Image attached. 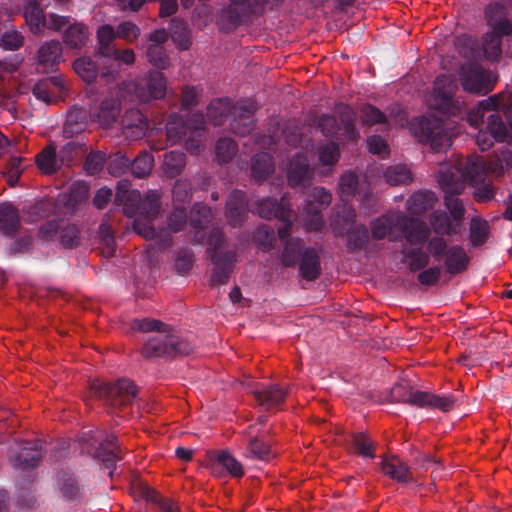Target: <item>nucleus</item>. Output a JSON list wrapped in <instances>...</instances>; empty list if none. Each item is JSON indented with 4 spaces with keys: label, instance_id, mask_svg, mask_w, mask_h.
<instances>
[{
    "label": "nucleus",
    "instance_id": "nucleus-1",
    "mask_svg": "<svg viewBox=\"0 0 512 512\" xmlns=\"http://www.w3.org/2000/svg\"><path fill=\"white\" fill-rule=\"evenodd\" d=\"M131 329L143 333L157 332L156 335L147 339L141 348V355L146 359H174L190 355L194 351V346L187 338L171 333L169 325L160 320L135 319L131 322Z\"/></svg>",
    "mask_w": 512,
    "mask_h": 512
},
{
    "label": "nucleus",
    "instance_id": "nucleus-2",
    "mask_svg": "<svg viewBox=\"0 0 512 512\" xmlns=\"http://www.w3.org/2000/svg\"><path fill=\"white\" fill-rule=\"evenodd\" d=\"M456 89L454 81L446 76L440 75L434 82V102L435 108L445 116L463 117L467 115L471 126L478 128L484 124L486 114H500L499 108L502 105L498 96L493 95L479 102L471 111H467L462 104L453 98Z\"/></svg>",
    "mask_w": 512,
    "mask_h": 512
},
{
    "label": "nucleus",
    "instance_id": "nucleus-3",
    "mask_svg": "<svg viewBox=\"0 0 512 512\" xmlns=\"http://www.w3.org/2000/svg\"><path fill=\"white\" fill-rule=\"evenodd\" d=\"M32 222L29 213H20L12 204L0 205V233L13 241L8 246L10 255L24 254L32 246L31 229L25 227Z\"/></svg>",
    "mask_w": 512,
    "mask_h": 512
},
{
    "label": "nucleus",
    "instance_id": "nucleus-4",
    "mask_svg": "<svg viewBox=\"0 0 512 512\" xmlns=\"http://www.w3.org/2000/svg\"><path fill=\"white\" fill-rule=\"evenodd\" d=\"M161 191L157 189L148 190L144 197L138 190H131L127 180L118 182L115 203L123 205V211L128 217L139 215L148 220L156 218L161 210Z\"/></svg>",
    "mask_w": 512,
    "mask_h": 512
},
{
    "label": "nucleus",
    "instance_id": "nucleus-5",
    "mask_svg": "<svg viewBox=\"0 0 512 512\" xmlns=\"http://www.w3.org/2000/svg\"><path fill=\"white\" fill-rule=\"evenodd\" d=\"M8 458L16 470L17 504L30 507L32 503V446L28 441L15 442L8 450Z\"/></svg>",
    "mask_w": 512,
    "mask_h": 512
},
{
    "label": "nucleus",
    "instance_id": "nucleus-6",
    "mask_svg": "<svg viewBox=\"0 0 512 512\" xmlns=\"http://www.w3.org/2000/svg\"><path fill=\"white\" fill-rule=\"evenodd\" d=\"M90 390L96 398L105 403L111 413L115 414L128 409L137 396L135 384L126 378L118 379L114 383L94 380Z\"/></svg>",
    "mask_w": 512,
    "mask_h": 512
},
{
    "label": "nucleus",
    "instance_id": "nucleus-7",
    "mask_svg": "<svg viewBox=\"0 0 512 512\" xmlns=\"http://www.w3.org/2000/svg\"><path fill=\"white\" fill-rule=\"evenodd\" d=\"M81 440L82 449L100 461L109 470L108 475L112 477L116 463L122 460L125 452L119 445L117 436L97 430L83 433Z\"/></svg>",
    "mask_w": 512,
    "mask_h": 512
},
{
    "label": "nucleus",
    "instance_id": "nucleus-8",
    "mask_svg": "<svg viewBox=\"0 0 512 512\" xmlns=\"http://www.w3.org/2000/svg\"><path fill=\"white\" fill-rule=\"evenodd\" d=\"M419 142L430 145L435 152H442L452 144L451 136L437 118L422 117L413 126Z\"/></svg>",
    "mask_w": 512,
    "mask_h": 512
},
{
    "label": "nucleus",
    "instance_id": "nucleus-9",
    "mask_svg": "<svg viewBox=\"0 0 512 512\" xmlns=\"http://www.w3.org/2000/svg\"><path fill=\"white\" fill-rule=\"evenodd\" d=\"M256 213L268 220L278 219L282 225L278 228V236L284 239L291 233L293 225L294 212L290 208V204L285 195L278 201L272 197H266L257 202Z\"/></svg>",
    "mask_w": 512,
    "mask_h": 512
},
{
    "label": "nucleus",
    "instance_id": "nucleus-10",
    "mask_svg": "<svg viewBox=\"0 0 512 512\" xmlns=\"http://www.w3.org/2000/svg\"><path fill=\"white\" fill-rule=\"evenodd\" d=\"M68 3L69 0H34V35L44 28L59 31L68 24V17L44 11L48 6L63 9Z\"/></svg>",
    "mask_w": 512,
    "mask_h": 512
},
{
    "label": "nucleus",
    "instance_id": "nucleus-11",
    "mask_svg": "<svg viewBox=\"0 0 512 512\" xmlns=\"http://www.w3.org/2000/svg\"><path fill=\"white\" fill-rule=\"evenodd\" d=\"M331 194L323 187H314L305 199L306 224L311 231H320L324 226L322 209L331 203Z\"/></svg>",
    "mask_w": 512,
    "mask_h": 512
},
{
    "label": "nucleus",
    "instance_id": "nucleus-12",
    "mask_svg": "<svg viewBox=\"0 0 512 512\" xmlns=\"http://www.w3.org/2000/svg\"><path fill=\"white\" fill-rule=\"evenodd\" d=\"M484 124L485 127L480 128L476 136V143L481 151H487L495 142H504L508 138L509 129L501 115H487Z\"/></svg>",
    "mask_w": 512,
    "mask_h": 512
},
{
    "label": "nucleus",
    "instance_id": "nucleus-13",
    "mask_svg": "<svg viewBox=\"0 0 512 512\" xmlns=\"http://www.w3.org/2000/svg\"><path fill=\"white\" fill-rule=\"evenodd\" d=\"M257 105L251 100L237 101L231 110L230 129L239 136L249 135L255 127Z\"/></svg>",
    "mask_w": 512,
    "mask_h": 512
},
{
    "label": "nucleus",
    "instance_id": "nucleus-14",
    "mask_svg": "<svg viewBox=\"0 0 512 512\" xmlns=\"http://www.w3.org/2000/svg\"><path fill=\"white\" fill-rule=\"evenodd\" d=\"M167 81L162 72L149 71L135 85V93L141 102H149L152 99H161L166 95Z\"/></svg>",
    "mask_w": 512,
    "mask_h": 512
},
{
    "label": "nucleus",
    "instance_id": "nucleus-15",
    "mask_svg": "<svg viewBox=\"0 0 512 512\" xmlns=\"http://www.w3.org/2000/svg\"><path fill=\"white\" fill-rule=\"evenodd\" d=\"M396 228L403 233L408 247L426 243L431 234L430 228L423 221L403 214L397 215Z\"/></svg>",
    "mask_w": 512,
    "mask_h": 512
},
{
    "label": "nucleus",
    "instance_id": "nucleus-16",
    "mask_svg": "<svg viewBox=\"0 0 512 512\" xmlns=\"http://www.w3.org/2000/svg\"><path fill=\"white\" fill-rule=\"evenodd\" d=\"M334 234L337 237H347L346 248L348 252L368 251L371 238L369 229L365 224L359 223L347 228L337 221L334 224Z\"/></svg>",
    "mask_w": 512,
    "mask_h": 512
},
{
    "label": "nucleus",
    "instance_id": "nucleus-17",
    "mask_svg": "<svg viewBox=\"0 0 512 512\" xmlns=\"http://www.w3.org/2000/svg\"><path fill=\"white\" fill-rule=\"evenodd\" d=\"M252 13L250 3L224 5L217 15V25L223 32L229 33L239 27L244 19Z\"/></svg>",
    "mask_w": 512,
    "mask_h": 512
},
{
    "label": "nucleus",
    "instance_id": "nucleus-18",
    "mask_svg": "<svg viewBox=\"0 0 512 512\" xmlns=\"http://www.w3.org/2000/svg\"><path fill=\"white\" fill-rule=\"evenodd\" d=\"M55 486L60 497L66 502H79L84 497L83 485L68 469H62L56 474Z\"/></svg>",
    "mask_w": 512,
    "mask_h": 512
},
{
    "label": "nucleus",
    "instance_id": "nucleus-19",
    "mask_svg": "<svg viewBox=\"0 0 512 512\" xmlns=\"http://www.w3.org/2000/svg\"><path fill=\"white\" fill-rule=\"evenodd\" d=\"M214 265L210 276L212 286L224 285L228 282L236 261V253L232 250L216 251L211 254Z\"/></svg>",
    "mask_w": 512,
    "mask_h": 512
},
{
    "label": "nucleus",
    "instance_id": "nucleus-20",
    "mask_svg": "<svg viewBox=\"0 0 512 512\" xmlns=\"http://www.w3.org/2000/svg\"><path fill=\"white\" fill-rule=\"evenodd\" d=\"M248 211L246 194L240 190L232 191L226 201L225 215L228 223L233 227L241 226L247 218Z\"/></svg>",
    "mask_w": 512,
    "mask_h": 512
},
{
    "label": "nucleus",
    "instance_id": "nucleus-21",
    "mask_svg": "<svg viewBox=\"0 0 512 512\" xmlns=\"http://www.w3.org/2000/svg\"><path fill=\"white\" fill-rule=\"evenodd\" d=\"M258 405L270 410L281 405L288 394L287 389L278 384L261 385L252 390Z\"/></svg>",
    "mask_w": 512,
    "mask_h": 512
},
{
    "label": "nucleus",
    "instance_id": "nucleus-22",
    "mask_svg": "<svg viewBox=\"0 0 512 512\" xmlns=\"http://www.w3.org/2000/svg\"><path fill=\"white\" fill-rule=\"evenodd\" d=\"M121 126L126 138L137 140L145 135L148 122L140 110L130 109L123 115Z\"/></svg>",
    "mask_w": 512,
    "mask_h": 512
},
{
    "label": "nucleus",
    "instance_id": "nucleus-23",
    "mask_svg": "<svg viewBox=\"0 0 512 512\" xmlns=\"http://www.w3.org/2000/svg\"><path fill=\"white\" fill-rule=\"evenodd\" d=\"M336 117L339 120L340 134L349 141H357L360 133L355 126L356 113L349 105L339 103L335 107Z\"/></svg>",
    "mask_w": 512,
    "mask_h": 512
},
{
    "label": "nucleus",
    "instance_id": "nucleus-24",
    "mask_svg": "<svg viewBox=\"0 0 512 512\" xmlns=\"http://www.w3.org/2000/svg\"><path fill=\"white\" fill-rule=\"evenodd\" d=\"M509 13L507 7L499 2L490 3L485 8V18L492 30L508 35L510 32Z\"/></svg>",
    "mask_w": 512,
    "mask_h": 512
},
{
    "label": "nucleus",
    "instance_id": "nucleus-25",
    "mask_svg": "<svg viewBox=\"0 0 512 512\" xmlns=\"http://www.w3.org/2000/svg\"><path fill=\"white\" fill-rule=\"evenodd\" d=\"M380 467L382 472L391 479L399 483H409L413 481V475L410 468L396 456L390 458L382 456Z\"/></svg>",
    "mask_w": 512,
    "mask_h": 512
},
{
    "label": "nucleus",
    "instance_id": "nucleus-26",
    "mask_svg": "<svg viewBox=\"0 0 512 512\" xmlns=\"http://www.w3.org/2000/svg\"><path fill=\"white\" fill-rule=\"evenodd\" d=\"M309 164L302 154H296L290 161L287 178L291 187L306 188L309 184Z\"/></svg>",
    "mask_w": 512,
    "mask_h": 512
},
{
    "label": "nucleus",
    "instance_id": "nucleus-27",
    "mask_svg": "<svg viewBox=\"0 0 512 512\" xmlns=\"http://www.w3.org/2000/svg\"><path fill=\"white\" fill-rule=\"evenodd\" d=\"M62 57V46L58 40H50L42 44L38 50V66L44 71H54Z\"/></svg>",
    "mask_w": 512,
    "mask_h": 512
},
{
    "label": "nucleus",
    "instance_id": "nucleus-28",
    "mask_svg": "<svg viewBox=\"0 0 512 512\" xmlns=\"http://www.w3.org/2000/svg\"><path fill=\"white\" fill-rule=\"evenodd\" d=\"M297 264H299V274L307 281H314L321 275L320 256L312 247L306 248Z\"/></svg>",
    "mask_w": 512,
    "mask_h": 512
},
{
    "label": "nucleus",
    "instance_id": "nucleus-29",
    "mask_svg": "<svg viewBox=\"0 0 512 512\" xmlns=\"http://www.w3.org/2000/svg\"><path fill=\"white\" fill-rule=\"evenodd\" d=\"M461 83L464 90L471 93L486 94L490 90L485 86L483 69L476 65H471L462 70Z\"/></svg>",
    "mask_w": 512,
    "mask_h": 512
},
{
    "label": "nucleus",
    "instance_id": "nucleus-30",
    "mask_svg": "<svg viewBox=\"0 0 512 512\" xmlns=\"http://www.w3.org/2000/svg\"><path fill=\"white\" fill-rule=\"evenodd\" d=\"M397 215H382L370 222V238L374 240H383L389 237L390 241H396L397 237L393 235V229L396 228Z\"/></svg>",
    "mask_w": 512,
    "mask_h": 512
},
{
    "label": "nucleus",
    "instance_id": "nucleus-31",
    "mask_svg": "<svg viewBox=\"0 0 512 512\" xmlns=\"http://www.w3.org/2000/svg\"><path fill=\"white\" fill-rule=\"evenodd\" d=\"M289 236L290 234L284 239H280L284 242L283 251L281 253V262L285 267L295 266L307 248L304 246V242L301 238Z\"/></svg>",
    "mask_w": 512,
    "mask_h": 512
},
{
    "label": "nucleus",
    "instance_id": "nucleus-32",
    "mask_svg": "<svg viewBox=\"0 0 512 512\" xmlns=\"http://www.w3.org/2000/svg\"><path fill=\"white\" fill-rule=\"evenodd\" d=\"M437 202L434 192L424 190L413 193L407 201V209L412 215L420 216L432 209Z\"/></svg>",
    "mask_w": 512,
    "mask_h": 512
},
{
    "label": "nucleus",
    "instance_id": "nucleus-33",
    "mask_svg": "<svg viewBox=\"0 0 512 512\" xmlns=\"http://www.w3.org/2000/svg\"><path fill=\"white\" fill-rule=\"evenodd\" d=\"M470 258L464 248L459 245L451 246L445 255V268L449 274L455 275L465 271Z\"/></svg>",
    "mask_w": 512,
    "mask_h": 512
},
{
    "label": "nucleus",
    "instance_id": "nucleus-34",
    "mask_svg": "<svg viewBox=\"0 0 512 512\" xmlns=\"http://www.w3.org/2000/svg\"><path fill=\"white\" fill-rule=\"evenodd\" d=\"M63 89V83L59 76H49L37 81L34 84V96L45 102L50 103L52 97L56 92H60Z\"/></svg>",
    "mask_w": 512,
    "mask_h": 512
},
{
    "label": "nucleus",
    "instance_id": "nucleus-35",
    "mask_svg": "<svg viewBox=\"0 0 512 512\" xmlns=\"http://www.w3.org/2000/svg\"><path fill=\"white\" fill-rule=\"evenodd\" d=\"M401 254L411 272L421 271L430 263L429 254L424 251L422 247H408L403 245Z\"/></svg>",
    "mask_w": 512,
    "mask_h": 512
},
{
    "label": "nucleus",
    "instance_id": "nucleus-36",
    "mask_svg": "<svg viewBox=\"0 0 512 512\" xmlns=\"http://www.w3.org/2000/svg\"><path fill=\"white\" fill-rule=\"evenodd\" d=\"M455 403L456 397L452 394L440 396L422 391L419 408L438 409L442 412H449L453 410Z\"/></svg>",
    "mask_w": 512,
    "mask_h": 512
},
{
    "label": "nucleus",
    "instance_id": "nucleus-37",
    "mask_svg": "<svg viewBox=\"0 0 512 512\" xmlns=\"http://www.w3.org/2000/svg\"><path fill=\"white\" fill-rule=\"evenodd\" d=\"M89 40V29L85 24L74 23L63 33V42L71 49H81Z\"/></svg>",
    "mask_w": 512,
    "mask_h": 512
},
{
    "label": "nucleus",
    "instance_id": "nucleus-38",
    "mask_svg": "<svg viewBox=\"0 0 512 512\" xmlns=\"http://www.w3.org/2000/svg\"><path fill=\"white\" fill-rule=\"evenodd\" d=\"M444 204L455 222H461L464 218L465 209L462 201L457 197L460 193L458 187L444 184Z\"/></svg>",
    "mask_w": 512,
    "mask_h": 512
},
{
    "label": "nucleus",
    "instance_id": "nucleus-39",
    "mask_svg": "<svg viewBox=\"0 0 512 512\" xmlns=\"http://www.w3.org/2000/svg\"><path fill=\"white\" fill-rule=\"evenodd\" d=\"M422 391L413 390L405 384H396L391 388L390 401L395 403H406L419 408Z\"/></svg>",
    "mask_w": 512,
    "mask_h": 512
},
{
    "label": "nucleus",
    "instance_id": "nucleus-40",
    "mask_svg": "<svg viewBox=\"0 0 512 512\" xmlns=\"http://www.w3.org/2000/svg\"><path fill=\"white\" fill-rule=\"evenodd\" d=\"M251 171L256 181L265 180L274 171L272 157L266 152L255 154L251 159Z\"/></svg>",
    "mask_w": 512,
    "mask_h": 512
},
{
    "label": "nucleus",
    "instance_id": "nucleus-41",
    "mask_svg": "<svg viewBox=\"0 0 512 512\" xmlns=\"http://www.w3.org/2000/svg\"><path fill=\"white\" fill-rule=\"evenodd\" d=\"M429 223L437 235L452 236L458 233L459 224L453 225L445 211H434L429 217Z\"/></svg>",
    "mask_w": 512,
    "mask_h": 512
},
{
    "label": "nucleus",
    "instance_id": "nucleus-42",
    "mask_svg": "<svg viewBox=\"0 0 512 512\" xmlns=\"http://www.w3.org/2000/svg\"><path fill=\"white\" fill-rule=\"evenodd\" d=\"M212 212L209 207L203 204H195L190 212L189 223L191 227L198 230L195 237L198 240H203L204 236L201 235L199 237V232L205 229L208 224L211 222Z\"/></svg>",
    "mask_w": 512,
    "mask_h": 512
},
{
    "label": "nucleus",
    "instance_id": "nucleus-43",
    "mask_svg": "<svg viewBox=\"0 0 512 512\" xmlns=\"http://www.w3.org/2000/svg\"><path fill=\"white\" fill-rule=\"evenodd\" d=\"M232 106L227 99H214L207 107V117L213 125L219 126L224 123L228 116L231 117Z\"/></svg>",
    "mask_w": 512,
    "mask_h": 512
},
{
    "label": "nucleus",
    "instance_id": "nucleus-44",
    "mask_svg": "<svg viewBox=\"0 0 512 512\" xmlns=\"http://www.w3.org/2000/svg\"><path fill=\"white\" fill-rule=\"evenodd\" d=\"M186 166V155L180 151H170L164 155L163 171L168 178L179 176Z\"/></svg>",
    "mask_w": 512,
    "mask_h": 512
},
{
    "label": "nucleus",
    "instance_id": "nucleus-45",
    "mask_svg": "<svg viewBox=\"0 0 512 512\" xmlns=\"http://www.w3.org/2000/svg\"><path fill=\"white\" fill-rule=\"evenodd\" d=\"M498 31L487 32L483 37V52L485 58L491 61H497L502 55V37Z\"/></svg>",
    "mask_w": 512,
    "mask_h": 512
},
{
    "label": "nucleus",
    "instance_id": "nucleus-46",
    "mask_svg": "<svg viewBox=\"0 0 512 512\" xmlns=\"http://www.w3.org/2000/svg\"><path fill=\"white\" fill-rule=\"evenodd\" d=\"M169 31L172 40L183 50L189 49L191 45L190 31L186 21L180 18H173L169 24Z\"/></svg>",
    "mask_w": 512,
    "mask_h": 512
},
{
    "label": "nucleus",
    "instance_id": "nucleus-47",
    "mask_svg": "<svg viewBox=\"0 0 512 512\" xmlns=\"http://www.w3.org/2000/svg\"><path fill=\"white\" fill-rule=\"evenodd\" d=\"M117 38L116 30L109 24L102 25L97 30L98 50L97 54L102 57H110L113 53L111 44Z\"/></svg>",
    "mask_w": 512,
    "mask_h": 512
},
{
    "label": "nucleus",
    "instance_id": "nucleus-48",
    "mask_svg": "<svg viewBox=\"0 0 512 512\" xmlns=\"http://www.w3.org/2000/svg\"><path fill=\"white\" fill-rule=\"evenodd\" d=\"M351 444L354 452L363 457L373 459L375 458V443L364 432H357L351 435Z\"/></svg>",
    "mask_w": 512,
    "mask_h": 512
},
{
    "label": "nucleus",
    "instance_id": "nucleus-49",
    "mask_svg": "<svg viewBox=\"0 0 512 512\" xmlns=\"http://www.w3.org/2000/svg\"><path fill=\"white\" fill-rule=\"evenodd\" d=\"M211 460L224 467L233 477H242L244 474L241 463L226 450L213 452Z\"/></svg>",
    "mask_w": 512,
    "mask_h": 512
},
{
    "label": "nucleus",
    "instance_id": "nucleus-50",
    "mask_svg": "<svg viewBox=\"0 0 512 512\" xmlns=\"http://www.w3.org/2000/svg\"><path fill=\"white\" fill-rule=\"evenodd\" d=\"M166 135L171 144L182 142L188 135L185 121L179 115H170L166 124Z\"/></svg>",
    "mask_w": 512,
    "mask_h": 512
},
{
    "label": "nucleus",
    "instance_id": "nucleus-51",
    "mask_svg": "<svg viewBox=\"0 0 512 512\" xmlns=\"http://www.w3.org/2000/svg\"><path fill=\"white\" fill-rule=\"evenodd\" d=\"M59 245L64 249H74L80 243V230L75 224L62 220L58 237Z\"/></svg>",
    "mask_w": 512,
    "mask_h": 512
},
{
    "label": "nucleus",
    "instance_id": "nucleus-52",
    "mask_svg": "<svg viewBox=\"0 0 512 512\" xmlns=\"http://www.w3.org/2000/svg\"><path fill=\"white\" fill-rule=\"evenodd\" d=\"M73 68L77 75L87 83L93 82L99 73L98 65L89 57L76 59Z\"/></svg>",
    "mask_w": 512,
    "mask_h": 512
},
{
    "label": "nucleus",
    "instance_id": "nucleus-53",
    "mask_svg": "<svg viewBox=\"0 0 512 512\" xmlns=\"http://www.w3.org/2000/svg\"><path fill=\"white\" fill-rule=\"evenodd\" d=\"M142 497L159 507L162 512H180L179 507L170 498L163 497L156 490L145 487L142 490Z\"/></svg>",
    "mask_w": 512,
    "mask_h": 512
},
{
    "label": "nucleus",
    "instance_id": "nucleus-54",
    "mask_svg": "<svg viewBox=\"0 0 512 512\" xmlns=\"http://www.w3.org/2000/svg\"><path fill=\"white\" fill-rule=\"evenodd\" d=\"M120 114V103L117 99L106 98L100 104L99 120L105 126L113 124Z\"/></svg>",
    "mask_w": 512,
    "mask_h": 512
},
{
    "label": "nucleus",
    "instance_id": "nucleus-55",
    "mask_svg": "<svg viewBox=\"0 0 512 512\" xmlns=\"http://www.w3.org/2000/svg\"><path fill=\"white\" fill-rule=\"evenodd\" d=\"M154 166V157L146 151L141 152L137 157L130 160L132 174L137 178L148 176Z\"/></svg>",
    "mask_w": 512,
    "mask_h": 512
},
{
    "label": "nucleus",
    "instance_id": "nucleus-56",
    "mask_svg": "<svg viewBox=\"0 0 512 512\" xmlns=\"http://www.w3.org/2000/svg\"><path fill=\"white\" fill-rule=\"evenodd\" d=\"M384 178L391 186L405 185L412 181L411 171L401 164L388 167L384 172Z\"/></svg>",
    "mask_w": 512,
    "mask_h": 512
},
{
    "label": "nucleus",
    "instance_id": "nucleus-57",
    "mask_svg": "<svg viewBox=\"0 0 512 512\" xmlns=\"http://www.w3.org/2000/svg\"><path fill=\"white\" fill-rule=\"evenodd\" d=\"M490 226L486 220L480 218H472L470 222V241L472 246L478 247L483 245L489 234Z\"/></svg>",
    "mask_w": 512,
    "mask_h": 512
},
{
    "label": "nucleus",
    "instance_id": "nucleus-58",
    "mask_svg": "<svg viewBox=\"0 0 512 512\" xmlns=\"http://www.w3.org/2000/svg\"><path fill=\"white\" fill-rule=\"evenodd\" d=\"M246 457L254 460L268 461L272 457L270 446L257 437L249 439Z\"/></svg>",
    "mask_w": 512,
    "mask_h": 512
},
{
    "label": "nucleus",
    "instance_id": "nucleus-59",
    "mask_svg": "<svg viewBox=\"0 0 512 512\" xmlns=\"http://www.w3.org/2000/svg\"><path fill=\"white\" fill-rule=\"evenodd\" d=\"M238 151L236 142L227 137L219 138L215 145L216 159L221 163L231 161Z\"/></svg>",
    "mask_w": 512,
    "mask_h": 512
},
{
    "label": "nucleus",
    "instance_id": "nucleus-60",
    "mask_svg": "<svg viewBox=\"0 0 512 512\" xmlns=\"http://www.w3.org/2000/svg\"><path fill=\"white\" fill-rule=\"evenodd\" d=\"M38 168L44 174H52L57 169L56 152L53 147H46L43 149L34 160Z\"/></svg>",
    "mask_w": 512,
    "mask_h": 512
},
{
    "label": "nucleus",
    "instance_id": "nucleus-61",
    "mask_svg": "<svg viewBox=\"0 0 512 512\" xmlns=\"http://www.w3.org/2000/svg\"><path fill=\"white\" fill-rule=\"evenodd\" d=\"M148 62L158 69L165 70L170 66V59L163 46L150 44L146 51Z\"/></svg>",
    "mask_w": 512,
    "mask_h": 512
},
{
    "label": "nucleus",
    "instance_id": "nucleus-62",
    "mask_svg": "<svg viewBox=\"0 0 512 512\" xmlns=\"http://www.w3.org/2000/svg\"><path fill=\"white\" fill-rule=\"evenodd\" d=\"M188 221L187 210L183 205L175 204L173 210L167 216V225L170 231L177 233L182 231Z\"/></svg>",
    "mask_w": 512,
    "mask_h": 512
},
{
    "label": "nucleus",
    "instance_id": "nucleus-63",
    "mask_svg": "<svg viewBox=\"0 0 512 512\" xmlns=\"http://www.w3.org/2000/svg\"><path fill=\"white\" fill-rule=\"evenodd\" d=\"M62 220H47L38 227L37 240L43 242L58 241Z\"/></svg>",
    "mask_w": 512,
    "mask_h": 512
},
{
    "label": "nucleus",
    "instance_id": "nucleus-64",
    "mask_svg": "<svg viewBox=\"0 0 512 512\" xmlns=\"http://www.w3.org/2000/svg\"><path fill=\"white\" fill-rule=\"evenodd\" d=\"M360 118L364 125L373 126L376 124H386L387 116L374 105L366 104L360 110Z\"/></svg>",
    "mask_w": 512,
    "mask_h": 512
}]
</instances>
